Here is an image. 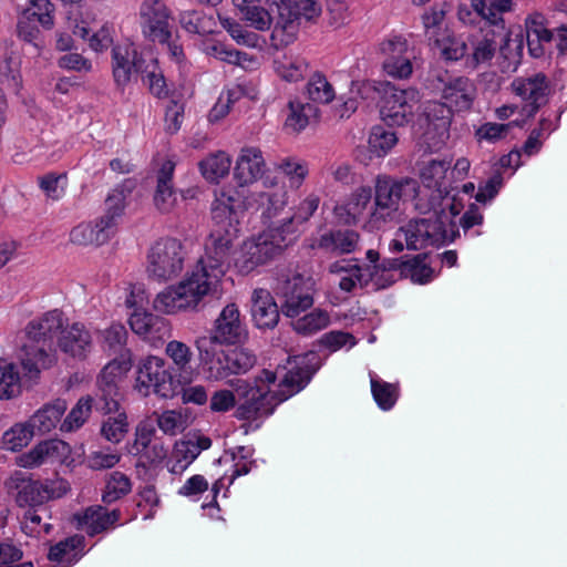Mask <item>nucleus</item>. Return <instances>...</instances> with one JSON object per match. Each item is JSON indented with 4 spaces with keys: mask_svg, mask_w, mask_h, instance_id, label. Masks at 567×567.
<instances>
[{
    "mask_svg": "<svg viewBox=\"0 0 567 567\" xmlns=\"http://www.w3.org/2000/svg\"><path fill=\"white\" fill-rule=\"evenodd\" d=\"M420 186L410 177L379 175L372 190L373 204L363 225L369 231L392 228L404 217V204L416 198Z\"/></svg>",
    "mask_w": 567,
    "mask_h": 567,
    "instance_id": "39448f33",
    "label": "nucleus"
},
{
    "mask_svg": "<svg viewBox=\"0 0 567 567\" xmlns=\"http://www.w3.org/2000/svg\"><path fill=\"white\" fill-rule=\"evenodd\" d=\"M382 52L386 55L383 70L394 79H406L412 74L411 56L406 55V40L396 37L382 43Z\"/></svg>",
    "mask_w": 567,
    "mask_h": 567,
    "instance_id": "412c9836",
    "label": "nucleus"
},
{
    "mask_svg": "<svg viewBox=\"0 0 567 567\" xmlns=\"http://www.w3.org/2000/svg\"><path fill=\"white\" fill-rule=\"evenodd\" d=\"M503 185L502 173L497 169L495 173L485 182L484 185H480L478 190L475 195V199L478 203L485 204L496 196L499 188Z\"/></svg>",
    "mask_w": 567,
    "mask_h": 567,
    "instance_id": "774afa93",
    "label": "nucleus"
},
{
    "mask_svg": "<svg viewBox=\"0 0 567 567\" xmlns=\"http://www.w3.org/2000/svg\"><path fill=\"white\" fill-rule=\"evenodd\" d=\"M198 456V449L194 445V440H184L175 444L173 457L174 463L171 471L181 473L186 470Z\"/></svg>",
    "mask_w": 567,
    "mask_h": 567,
    "instance_id": "09e8293b",
    "label": "nucleus"
},
{
    "mask_svg": "<svg viewBox=\"0 0 567 567\" xmlns=\"http://www.w3.org/2000/svg\"><path fill=\"white\" fill-rule=\"evenodd\" d=\"M16 347L24 354H85L93 348V336L83 322H69L60 309L30 320L17 336Z\"/></svg>",
    "mask_w": 567,
    "mask_h": 567,
    "instance_id": "7ed1b4c3",
    "label": "nucleus"
},
{
    "mask_svg": "<svg viewBox=\"0 0 567 567\" xmlns=\"http://www.w3.org/2000/svg\"><path fill=\"white\" fill-rule=\"evenodd\" d=\"M21 528L24 534L32 537H38L42 533L49 534L51 530V525L47 523L42 524V516L38 513V511L35 508H29L23 515Z\"/></svg>",
    "mask_w": 567,
    "mask_h": 567,
    "instance_id": "13d9d810",
    "label": "nucleus"
},
{
    "mask_svg": "<svg viewBox=\"0 0 567 567\" xmlns=\"http://www.w3.org/2000/svg\"><path fill=\"white\" fill-rule=\"evenodd\" d=\"M330 272L332 274H342L346 275L341 277L339 281V288L346 292H352L353 289L359 286L358 280L354 276L357 274L354 272V268L351 264V261L341 260L336 261L330 265Z\"/></svg>",
    "mask_w": 567,
    "mask_h": 567,
    "instance_id": "e2e57ef3",
    "label": "nucleus"
},
{
    "mask_svg": "<svg viewBox=\"0 0 567 567\" xmlns=\"http://www.w3.org/2000/svg\"><path fill=\"white\" fill-rule=\"evenodd\" d=\"M117 511L109 512L102 506H91L82 514L75 515L78 527L93 536L115 525L118 520Z\"/></svg>",
    "mask_w": 567,
    "mask_h": 567,
    "instance_id": "bb28decb",
    "label": "nucleus"
},
{
    "mask_svg": "<svg viewBox=\"0 0 567 567\" xmlns=\"http://www.w3.org/2000/svg\"><path fill=\"white\" fill-rule=\"evenodd\" d=\"M83 537H69L50 548L48 558L55 563L58 567H70L75 564L83 555Z\"/></svg>",
    "mask_w": 567,
    "mask_h": 567,
    "instance_id": "2f4dec72",
    "label": "nucleus"
},
{
    "mask_svg": "<svg viewBox=\"0 0 567 567\" xmlns=\"http://www.w3.org/2000/svg\"><path fill=\"white\" fill-rule=\"evenodd\" d=\"M92 411V398H81L61 423V431L72 432L80 429L89 419Z\"/></svg>",
    "mask_w": 567,
    "mask_h": 567,
    "instance_id": "a18cd8bd",
    "label": "nucleus"
},
{
    "mask_svg": "<svg viewBox=\"0 0 567 567\" xmlns=\"http://www.w3.org/2000/svg\"><path fill=\"white\" fill-rule=\"evenodd\" d=\"M372 198V188L364 186L357 188L351 194L346 205L339 208L347 213L344 221L347 224H357L368 208L369 212L371 210V206L373 204Z\"/></svg>",
    "mask_w": 567,
    "mask_h": 567,
    "instance_id": "72a5a7b5",
    "label": "nucleus"
},
{
    "mask_svg": "<svg viewBox=\"0 0 567 567\" xmlns=\"http://www.w3.org/2000/svg\"><path fill=\"white\" fill-rule=\"evenodd\" d=\"M369 377L371 392L378 406L383 411L391 410L399 399L398 385L381 380L374 372H370Z\"/></svg>",
    "mask_w": 567,
    "mask_h": 567,
    "instance_id": "c9c22d12",
    "label": "nucleus"
},
{
    "mask_svg": "<svg viewBox=\"0 0 567 567\" xmlns=\"http://www.w3.org/2000/svg\"><path fill=\"white\" fill-rule=\"evenodd\" d=\"M122 456L118 452L106 450H97L91 452L86 457V465L93 471H103L113 468L120 463Z\"/></svg>",
    "mask_w": 567,
    "mask_h": 567,
    "instance_id": "6e6d98bb",
    "label": "nucleus"
},
{
    "mask_svg": "<svg viewBox=\"0 0 567 567\" xmlns=\"http://www.w3.org/2000/svg\"><path fill=\"white\" fill-rule=\"evenodd\" d=\"M112 59L113 76L118 87L127 85L133 76L141 75L153 95L159 99L167 95L166 82L156 59L145 56L132 44L114 47Z\"/></svg>",
    "mask_w": 567,
    "mask_h": 567,
    "instance_id": "423d86ee",
    "label": "nucleus"
},
{
    "mask_svg": "<svg viewBox=\"0 0 567 567\" xmlns=\"http://www.w3.org/2000/svg\"><path fill=\"white\" fill-rule=\"evenodd\" d=\"M14 482L17 488L16 502L20 507L34 508L48 501V493L41 482L23 477H17Z\"/></svg>",
    "mask_w": 567,
    "mask_h": 567,
    "instance_id": "473e14b6",
    "label": "nucleus"
},
{
    "mask_svg": "<svg viewBox=\"0 0 567 567\" xmlns=\"http://www.w3.org/2000/svg\"><path fill=\"white\" fill-rule=\"evenodd\" d=\"M33 436L34 431L28 421L16 423L2 434V449L11 452L21 451L29 445Z\"/></svg>",
    "mask_w": 567,
    "mask_h": 567,
    "instance_id": "4c0bfd02",
    "label": "nucleus"
},
{
    "mask_svg": "<svg viewBox=\"0 0 567 567\" xmlns=\"http://www.w3.org/2000/svg\"><path fill=\"white\" fill-rule=\"evenodd\" d=\"M127 330L123 324H112L101 333L103 351L114 354H132L133 350L127 347Z\"/></svg>",
    "mask_w": 567,
    "mask_h": 567,
    "instance_id": "e433bc0d",
    "label": "nucleus"
},
{
    "mask_svg": "<svg viewBox=\"0 0 567 567\" xmlns=\"http://www.w3.org/2000/svg\"><path fill=\"white\" fill-rule=\"evenodd\" d=\"M152 321L153 322L148 328L147 334L143 338L156 349L163 344L167 338H169L171 329L168 321L163 317L155 315Z\"/></svg>",
    "mask_w": 567,
    "mask_h": 567,
    "instance_id": "052dcab7",
    "label": "nucleus"
},
{
    "mask_svg": "<svg viewBox=\"0 0 567 567\" xmlns=\"http://www.w3.org/2000/svg\"><path fill=\"white\" fill-rule=\"evenodd\" d=\"M426 254H419L406 258L404 275L410 276L414 282L425 284L433 276L432 268L425 262Z\"/></svg>",
    "mask_w": 567,
    "mask_h": 567,
    "instance_id": "603ef678",
    "label": "nucleus"
},
{
    "mask_svg": "<svg viewBox=\"0 0 567 567\" xmlns=\"http://www.w3.org/2000/svg\"><path fill=\"white\" fill-rule=\"evenodd\" d=\"M329 315L320 309L303 316L302 318L292 321V328L301 334L315 333L329 324Z\"/></svg>",
    "mask_w": 567,
    "mask_h": 567,
    "instance_id": "de8ad7c7",
    "label": "nucleus"
},
{
    "mask_svg": "<svg viewBox=\"0 0 567 567\" xmlns=\"http://www.w3.org/2000/svg\"><path fill=\"white\" fill-rule=\"evenodd\" d=\"M54 4L50 0H29V7L23 11L27 19L38 21L44 29L54 24Z\"/></svg>",
    "mask_w": 567,
    "mask_h": 567,
    "instance_id": "49530a36",
    "label": "nucleus"
},
{
    "mask_svg": "<svg viewBox=\"0 0 567 567\" xmlns=\"http://www.w3.org/2000/svg\"><path fill=\"white\" fill-rule=\"evenodd\" d=\"M110 415L102 424L101 433L105 440L112 443L121 442L128 431L127 416L124 411H112Z\"/></svg>",
    "mask_w": 567,
    "mask_h": 567,
    "instance_id": "79ce46f5",
    "label": "nucleus"
},
{
    "mask_svg": "<svg viewBox=\"0 0 567 567\" xmlns=\"http://www.w3.org/2000/svg\"><path fill=\"white\" fill-rule=\"evenodd\" d=\"M268 6L269 9H264L257 3L244 13V18L257 30H268L271 27L272 14L277 13L276 7L271 10L270 0H268Z\"/></svg>",
    "mask_w": 567,
    "mask_h": 567,
    "instance_id": "4d7b16f0",
    "label": "nucleus"
},
{
    "mask_svg": "<svg viewBox=\"0 0 567 567\" xmlns=\"http://www.w3.org/2000/svg\"><path fill=\"white\" fill-rule=\"evenodd\" d=\"M434 210L429 217L409 220L398 230V236H403L405 246L410 250H421L430 246L440 247L453 243L460 237V230L451 224L445 208L436 209L435 204L431 205Z\"/></svg>",
    "mask_w": 567,
    "mask_h": 567,
    "instance_id": "0eeeda50",
    "label": "nucleus"
},
{
    "mask_svg": "<svg viewBox=\"0 0 567 567\" xmlns=\"http://www.w3.org/2000/svg\"><path fill=\"white\" fill-rule=\"evenodd\" d=\"M274 66L277 74L288 82H296L303 79L308 70V63L305 59L286 54H284L282 58H277L274 61Z\"/></svg>",
    "mask_w": 567,
    "mask_h": 567,
    "instance_id": "58836bf2",
    "label": "nucleus"
},
{
    "mask_svg": "<svg viewBox=\"0 0 567 567\" xmlns=\"http://www.w3.org/2000/svg\"><path fill=\"white\" fill-rule=\"evenodd\" d=\"M290 113L286 118V126L296 132L303 130L309 123V115L315 112V107L307 103L299 102L289 103Z\"/></svg>",
    "mask_w": 567,
    "mask_h": 567,
    "instance_id": "5fc2aeb1",
    "label": "nucleus"
},
{
    "mask_svg": "<svg viewBox=\"0 0 567 567\" xmlns=\"http://www.w3.org/2000/svg\"><path fill=\"white\" fill-rule=\"evenodd\" d=\"M184 117V104L178 101L172 99L166 105L165 110V124L166 132L169 134H175L182 125Z\"/></svg>",
    "mask_w": 567,
    "mask_h": 567,
    "instance_id": "69168bd1",
    "label": "nucleus"
},
{
    "mask_svg": "<svg viewBox=\"0 0 567 567\" xmlns=\"http://www.w3.org/2000/svg\"><path fill=\"white\" fill-rule=\"evenodd\" d=\"M511 86L516 95L528 102L525 112L529 116L535 115L547 103L550 93L549 81L544 73H536L528 78H517Z\"/></svg>",
    "mask_w": 567,
    "mask_h": 567,
    "instance_id": "a211bd4d",
    "label": "nucleus"
},
{
    "mask_svg": "<svg viewBox=\"0 0 567 567\" xmlns=\"http://www.w3.org/2000/svg\"><path fill=\"white\" fill-rule=\"evenodd\" d=\"M215 225L202 257L192 274L177 286L168 287L154 300V308L166 313L195 308L216 287L229 265L230 250L238 237V220L233 207L220 203L213 208Z\"/></svg>",
    "mask_w": 567,
    "mask_h": 567,
    "instance_id": "f257e3e1",
    "label": "nucleus"
},
{
    "mask_svg": "<svg viewBox=\"0 0 567 567\" xmlns=\"http://www.w3.org/2000/svg\"><path fill=\"white\" fill-rule=\"evenodd\" d=\"M174 168L175 164L172 161H165L157 173L154 204L162 213L171 212L177 200L172 183Z\"/></svg>",
    "mask_w": 567,
    "mask_h": 567,
    "instance_id": "cd10ccee",
    "label": "nucleus"
},
{
    "mask_svg": "<svg viewBox=\"0 0 567 567\" xmlns=\"http://www.w3.org/2000/svg\"><path fill=\"white\" fill-rule=\"evenodd\" d=\"M319 343L327 350L331 352H336L340 350L342 347H347V350H350L351 347L355 344L354 337L348 332L343 331H331L323 334Z\"/></svg>",
    "mask_w": 567,
    "mask_h": 567,
    "instance_id": "680f3d73",
    "label": "nucleus"
},
{
    "mask_svg": "<svg viewBox=\"0 0 567 567\" xmlns=\"http://www.w3.org/2000/svg\"><path fill=\"white\" fill-rule=\"evenodd\" d=\"M248 333L239 320V310L234 305H227L216 320V329L207 336L196 339L195 344L199 354H249L244 348Z\"/></svg>",
    "mask_w": 567,
    "mask_h": 567,
    "instance_id": "6e6552de",
    "label": "nucleus"
},
{
    "mask_svg": "<svg viewBox=\"0 0 567 567\" xmlns=\"http://www.w3.org/2000/svg\"><path fill=\"white\" fill-rule=\"evenodd\" d=\"M181 27L193 34H206L212 32V19L206 17L203 11L185 10L178 14Z\"/></svg>",
    "mask_w": 567,
    "mask_h": 567,
    "instance_id": "37998d69",
    "label": "nucleus"
},
{
    "mask_svg": "<svg viewBox=\"0 0 567 567\" xmlns=\"http://www.w3.org/2000/svg\"><path fill=\"white\" fill-rule=\"evenodd\" d=\"M436 44L441 50V55L447 61H458L467 52L466 43L455 37L436 40Z\"/></svg>",
    "mask_w": 567,
    "mask_h": 567,
    "instance_id": "bf43d9fd",
    "label": "nucleus"
},
{
    "mask_svg": "<svg viewBox=\"0 0 567 567\" xmlns=\"http://www.w3.org/2000/svg\"><path fill=\"white\" fill-rule=\"evenodd\" d=\"M138 18L142 34L147 41L164 44L173 37L172 11L163 0H143Z\"/></svg>",
    "mask_w": 567,
    "mask_h": 567,
    "instance_id": "f8f14e48",
    "label": "nucleus"
},
{
    "mask_svg": "<svg viewBox=\"0 0 567 567\" xmlns=\"http://www.w3.org/2000/svg\"><path fill=\"white\" fill-rule=\"evenodd\" d=\"M398 141L399 138L393 131L375 125L371 128L368 143L371 153L382 157L398 144Z\"/></svg>",
    "mask_w": 567,
    "mask_h": 567,
    "instance_id": "a19ab883",
    "label": "nucleus"
},
{
    "mask_svg": "<svg viewBox=\"0 0 567 567\" xmlns=\"http://www.w3.org/2000/svg\"><path fill=\"white\" fill-rule=\"evenodd\" d=\"M265 159L257 147H244L237 158L234 176L240 186L249 185L265 173Z\"/></svg>",
    "mask_w": 567,
    "mask_h": 567,
    "instance_id": "b1692460",
    "label": "nucleus"
},
{
    "mask_svg": "<svg viewBox=\"0 0 567 567\" xmlns=\"http://www.w3.org/2000/svg\"><path fill=\"white\" fill-rule=\"evenodd\" d=\"M131 357H115L102 370L99 385V403L100 409L104 413L117 411L118 409V382L131 370Z\"/></svg>",
    "mask_w": 567,
    "mask_h": 567,
    "instance_id": "2eb2a0df",
    "label": "nucleus"
},
{
    "mask_svg": "<svg viewBox=\"0 0 567 567\" xmlns=\"http://www.w3.org/2000/svg\"><path fill=\"white\" fill-rule=\"evenodd\" d=\"M308 97L317 103H330L334 99V90L321 74H315L307 84Z\"/></svg>",
    "mask_w": 567,
    "mask_h": 567,
    "instance_id": "3c124183",
    "label": "nucleus"
},
{
    "mask_svg": "<svg viewBox=\"0 0 567 567\" xmlns=\"http://www.w3.org/2000/svg\"><path fill=\"white\" fill-rule=\"evenodd\" d=\"M420 100L419 91L413 87L398 89L388 85L380 109L382 121L389 127L414 124Z\"/></svg>",
    "mask_w": 567,
    "mask_h": 567,
    "instance_id": "9b49d317",
    "label": "nucleus"
},
{
    "mask_svg": "<svg viewBox=\"0 0 567 567\" xmlns=\"http://www.w3.org/2000/svg\"><path fill=\"white\" fill-rule=\"evenodd\" d=\"M71 454L70 445L58 439L45 440L17 457V464L34 468L43 464L65 463Z\"/></svg>",
    "mask_w": 567,
    "mask_h": 567,
    "instance_id": "f3484780",
    "label": "nucleus"
},
{
    "mask_svg": "<svg viewBox=\"0 0 567 567\" xmlns=\"http://www.w3.org/2000/svg\"><path fill=\"white\" fill-rule=\"evenodd\" d=\"M497 50V42L494 38L484 37L474 47L472 55L467 59V66L476 69L480 64L491 61Z\"/></svg>",
    "mask_w": 567,
    "mask_h": 567,
    "instance_id": "864d4df0",
    "label": "nucleus"
},
{
    "mask_svg": "<svg viewBox=\"0 0 567 567\" xmlns=\"http://www.w3.org/2000/svg\"><path fill=\"white\" fill-rule=\"evenodd\" d=\"M255 357H203L202 372L208 380H224L247 373L255 365Z\"/></svg>",
    "mask_w": 567,
    "mask_h": 567,
    "instance_id": "aec40b11",
    "label": "nucleus"
},
{
    "mask_svg": "<svg viewBox=\"0 0 567 567\" xmlns=\"http://www.w3.org/2000/svg\"><path fill=\"white\" fill-rule=\"evenodd\" d=\"M281 251L280 244H277L268 233H264L244 243L240 256L236 258V266L241 271L249 272L255 267L271 260Z\"/></svg>",
    "mask_w": 567,
    "mask_h": 567,
    "instance_id": "dca6fc26",
    "label": "nucleus"
},
{
    "mask_svg": "<svg viewBox=\"0 0 567 567\" xmlns=\"http://www.w3.org/2000/svg\"><path fill=\"white\" fill-rule=\"evenodd\" d=\"M132 491L130 477L118 471H114L106 477L102 499L106 504L114 503Z\"/></svg>",
    "mask_w": 567,
    "mask_h": 567,
    "instance_id": "ea45409f",
    "label": "nucleus"
},
{
    "mask_svg": "<svg viewBox=\"0 0 567 567\" xmlns=\"http://www.w3.org/2000/svg\"><path fill=\"white\" fill-rule=\"evenodd\" d=\"M279 169H281L287 176L290 177L291 183L297 187L301 185L305 177L308 174L307 164L302 161H297L296 158H285L279 165Z\"/></svg>",
    "mask_w": 567,
    "mask_h": 567,
    "instance_id": "0e129e2a",
    "label": "nucleus"
},
{
    "mask_svg": "<svg viewBox=\"0 0 567 567\" xmlns=\"http://www.w3.org/2000/svg\"><path fill=\"white\" fill-rule=\"evenodd\" d=\"M54 363L55 357H24L19 363L0 358V399L18 396L23 381H35L42 370Z\"/></svg>",
    "mask_w": 567,
    "mask_h": 567,
    "instance_id": "9d476101",
    "label": "nucleus"
},
{
    "mask_svg": "<svg viewBox=\"0 0 567 567\" xmlns=\"http://www.w3.org/2000/svg\"><path fill=\"white\" fill-rule=\"evenodd\" d=\"M66 408L68 405L64 400H54L35 411L28 422L34 433L47 434L56 427Z\"/></svg>",
    "mask_w": 567,
    "mask_h": 567,
    "instance_id": "c756f323",
    "label": "nucleus"
},
{
    "mask_svg": "<svg viewBox=\"0 0 567 567\" xmlns=\"http://www.w3.org/2000/svg\"><path fill=\"white\" fill-rule=\"evenodd\" d=\"M251 316L260 329H272L279 321V308L271 293L266 289H256L251 297Z\"/></svg>",
    "mask_w": 567,
    "mask_h": 567,
    "instance_id": "a878e982",
    "label": "nucleus"
},
{
    "mask_svg": "<svg viewBox=\"0 0 567 567\" xmlns=\"http://www.w3.org/2000/svg\"><path fill=\"white\" fill-rule=\"evenodd\" d=\"M230 165L229 156L221 151L209 154L198 164L203 177L210 183H218L228 175Z\"/></svg>",
    "mask_w": 567,
    "mask_h": 567,
    "instance_id": "f704fd0d",
    "label": "nucleus"
},
{
    "mask_svg": "<svg viewBox=\"0 0 567 567\" xmlns=\"http://www.w3.org/2000/svg\"><path fill=\"white\" fill-rule=\"evenodd\" d=\"M359 234L352 229H332L320 236L318 248L336 254L353 252L359 243Z\"/></svg>",
    "mask_w": 567,
    "mask_h": 567,
    "instance_id": "7c9ffc66",
    "label": "nucleus"
},
{
    "mask_svg": "<svg viewBox=\"0 0 567 567\" xmlns=\"http://www.w3.org/2000/svg\"><path fill=\"white\" fill-rule=\"evenodd\" d=\"M450 167V161L432 159L421 168L420 177L422 183L427 188H434L431 194V205H440V202L449 195L445 177Z\"/></svg>",
    "mask_w": 567,
    "mask_h": 567,
    "instance_id": "393cba45",
    "label": "nucleus"
},
{
    "mask_svg": "<svg viewBox=\"0 0 567 567\" xmlns=\"http://www.w3.org/2000/svg\"><path fill=\"white\" fill-rule=\"evenodd\" d=\"M476 86L467 76L449 78L442 89V99L456 112H464L472 109L476 99Z\"/></svg>",
    "mask_w": 567,
    "mask_h": 567,
    "instance_id": "4be33fe9",
    "label": "nucleus"
},
{
    "mask_svg": "<svg viewBox=\"0 0 567 567\" xmlns=\"http://www.w3.org/2000/svg\"><path fill=\"white\" fill-rule=\"evenodd\" d=\"M250 456V450L245 446H237L231 451L225 452V454L219 458V462H231L233 472L229 476L225 475L214 483L212 488L214 493V498L219 493V491L225 486V480H228V485H231L237 477L249 473L252 465V462L249 461Z\"/></svg>",
    "mask_w": 567,
    "mask_h": 567,
    "instance_id": "c85d7f7f",
    "label": "nucleus"
},
{
    "mask_svg": "<svg viewBox=\"0 0 567 567\" xmlns=\"http://www.w3.org/2000/svg\"><path fill=\"white\" fill-rule=\"evenodd\" d=\"M299 226L300 224L291 215L290 217L284 218L280 225L270 228L267 233L277 241V244H280V248L284 250V248L288 247L296 240L299 233Z\"/></svg>",
    "mask_w": 567,
    "mask_h": 567,
    "instance_id": "8fccbe9b",
    "label": "nucleus"
},
{
    "mask_svg": "<svg viewBox=\"0 0 567 567\" xmlns=\"http://www.w3.org/2000/svg\"><path fill=\"white\" fill-rule=\"evenodd\" d=\"M158 427L167 435H177L189 425L188 415L182 410H167L157 415Z\"/></svg>",
    "mask_w": 567,
    "mask_h": 567,
    "instance_id": "c03bdc74",
    "label": "nucleus"
},
{
    "mask_svg": "<svg viewBox=\"0 0 567 567\" xmlns=\"http://www.w3.org/2000/svg\"><path fill=\"white\" fill-rule=\"evenodd\" d=\"M512 123L498 124V123H485L480 126L475 132L477 141L485 140L491 143H495L507 134Z\"/></svg>",
    "mask_w": 567,
    "mask_h": 567,
    "instance_id": "338daca9",
    "label": "nucleus"
},
{
    "mask_svg": "<svg viewBox=\"0 0 567 567\" xmlns=\"http://www.w3.org/2000/svg\"><path fill=\"white\" fill-rule=\"evenodd\" d=\"M193 380L189 357H146L138 368V382L171 399L182 394L184 403L203 405L208 395L203 385L185 386Z\"/></svg>",
    "mask_w": 567,
    "mask_h": 567,
    "instance_id": "20e7f679",
    "label": "nucleus"
},
{
    "mask_svg": "<svg viewBox=\"0 0 567 567\" xmlns=\"http://www.w3.org/2000/svg\"><path fill=\"white\" fill-rule=\"evenodd\" d=\"M275 291L280 299L281 311L287 317H297L313 305L310 279L299 274L279 279Z\"/></svg>",
    "mask_w": 567,
    "mask_h": 567,
    "instance_id": "4468645a",
    "label": "nucleus"
},
{
    "mask_svg": "<svg viewBox=\"0 0 567 567\" xmlns=\"http://www.w3.org/2000/svg\"><path fill=\"white\" fill-rule=\"evenodd\" d=\"M274 7L278 16L277 24L284 30L291 28L296 21H311L321 13V6L316 0H270L271 10Z\"/></svg>",
    "mask_w": 567,
    "mask_h": 567,
    "instance_id": "6ab92c4d",
    "label": "nucleus"
},
{
    "mask_svg": "<svg viewBox=\"0 0 567 567\" xmlns=\"http://www.w3.org/2000/svg\"><path fill=\"white\" fill-rule=\"evenodd\" d=\"M306 359L286 357L285 363H278L275 370L264 368L237 409L238 417L256 420L268 416L278 404L301 391L315 373Z\"/></svg>",
    "mask_w": 567,
    "mask_h": 567,
    "instance_id": "f03ea898",
    "label": "nucleus"
},
{
    "mask_svg": "<svg viewBox=\"0 0 567 567\" xmlns=\"http://www.w3.org/2000/svg\"><path fill=\"white\" fill-rule=\"evenodd\" d=\"M452 111L453 110L445 102H427L422 114H420L416 120V125L420 131L426 126L422 135H429L431 128H433L440 137L447 135Z\"/></svg>",
    "mask_w": 567,
    "mask_h": 567,
    "instance_id": "5701e85b",
    "label": "nucleus"
},
{
    "mask_svg": "<svg viewBox=\"0 0 567 567\" xmlns=\"http://www.w3.org/2000/svg\"><path fill=\"white\" fill-rule=\"evenodd\" d=\"M125 207V194L123 190L114 189L105 199V213L94 225L81 224L70 233V239L76 245L105 244L116 231L117 219L122 216Z\"/></svg>",
    "mask_w": 567,
    "mask_h": 567,
    "instance_id": "1a4fd4ad",
    "label": "nucleus"
},
{
    "mask_svg": "<svg viewBox=\"0 0 567 567\" xmlns=\"http://www.w3.org/2000/svg\"><path fill=\"white\" fill-rule=\"evenodd\" d=\"M184 265V251L179 240L164 238L157 240L148 252L147 270L151 276L167 280L177 276Z\"/></svg>",
    "mask_w": 567,
    "mask_h": 567,
    "instance_id": "ddd939ff",
    "label": "nucleus"
}]
</instances>
